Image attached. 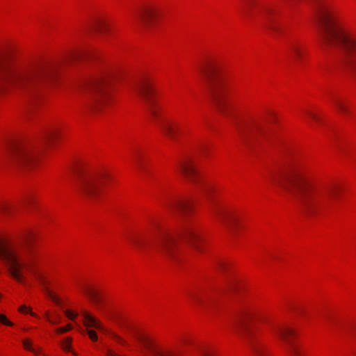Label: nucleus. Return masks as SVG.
Returning a JSON list of instances; mask_svg holds the SVG:
<instances>
[{
  "label": "nucleus",
  "mask_w": 356,
  "mask_h": 356,
  "mask_svg": "<svg viewBox=\"0 0 356 356\" xmlns=\"http://www.w3.org/2000/svg\"><path fill=\"white\" fill-rule=\"evenodd\" d=\"M332 102L337 108V109L342 114H348V108L346 104V103L341 99L338 97H333Z\"/></svg>",
  "instance_id": "4be33fe9"
},
{
  "label": "nucleus",
  "mask_w": 356,
  "mask_h": 356,
  "mask_svg": "<svg viewBox=\"0 0 356 356\" xmlns=\"http://www.w3.org/2000/svg\"><path fill=\"white\" fill-rule=\"evenodd\" d=\"M111 81V76L108 74H104L99 75L86 83V87L97 93V97L93 100L91 107L94 109H97L99 106H102L104 101V88Z\"/></svg>",
  "instance_id": "4468645a"
},
{
  "label": "nucleus",
  "mask_w": 356,
  "mask_h": 356,
  "mask_svg": "<svg viewBox=\"0 0 356 356\" xmlns=\"http://www.w3.org/2000/svg\"><path fill=\"white\" fill-rule=\"evenodd\" d=\"M136 163L140 170L145 171V169L143 167L140 157L139 156H136Z\"/></svg>",
  "instance_id": "f704fd0d"
},
{
  "label": "nucleus",
  "mask_w": 356,
  "mask_h": 356,
  "mask_svg": "<svg viewBox=\"0 0 356 356\" xmlns=\"http://www.w3.org/2000/svg\"><path fill=\"white\" fill-rule=\"evenodd\" d=\"M8 160L10 165L19 169H31L35 161L38 151L30 144L10 143L6 145Z\"/></svg>",
  "instance_id": "9d476101"
},
{
  "label": "nucleus",
  "mask_w": 356,
  "mask_h": 356,
  "mask_svg": "<svg viewBox=\"0 0 356 356\" xmlns=\"http://www.w3.org/2000/svg\"><path fill=\"white\" fill-rule=\"evenodd\" d=\"M24 243V245H14L0 242V258L7 261L9 273L16 281L24 282L22 270L25 269L44 286L47 294L51 300L58 304L59 299L45 286V277L38 270L39 252L31 245L29 236L25 237Z\"/></svg>",
  "instance_id": "20e7f679"
},
{
  "label": "nucleus",
  "mask_w": 356,
  "mask_h": 356,
  "mask_svg": "<svg viewBox=\"0 0 356 356\" xmlns=\"http://www.w3.org/2000/svg\"><path fill=\"white\" fill-rule=\"evenodd\" d=\"M88 56V53L85 51H77L76 53H74L72 56V60H81V59H83L84 58Z\"/></svg>",
  "instance_id": "cd10ccee"
},
{
  "label": "nucleus",
  "mask_w": 356,
  "mask_h": 356,
  "mask_svg": "<svg viewBox=\"0 0 356 356\" xmlns=\"http://www.w3.org/2000/svg\"><path fill=\"white\" fill-rule=\"evenodd\" d=\"M178 168L186 178L195 185L203 195L211 201L212 204L210 208L211 211L218 221L228 228H231L236 223L237 216L232 211L216 203L213 198L214 188L200 177L192 159L186 158L184 161H180Z\"/></svg>",
  "instance_id": "39448f33"
},
{
  "label": "nucleus",
  "mask_w": 356,
  "mask_h": 356,
  "mask_svg": "<svg viewBox=\"0 0 356 356\" xmlns=\"http://www.w3.org/2000/svg\"><path fill=\"white\" fill-rule=\"evenodd\" d=\"M289 54L295 62L299 63L303 60L305 47L304 45L297 40H292L287 43Z\"/></svg>",
  "instance_id": "f3484780"
},
{
  "label": "nucleus",
  "mask_w": 356,
  "mask_h": 356,
  "mask_svg": "<svg viewBox=\"0 0 356 356\" xmlns=\"http://www.w3.org/2000/svg\"><path fill=\"white\" fill-rule=\"evenodd\" d=\"M53 76L52 69L31 65L10 56H0V90L33 95L42 90Z\"/></svg>",
  "instance_id": "f03ea898"
},
{
  "label": "nucleus",
  "mask_w": 356,
  "mask_h": 356,
  "mask_svg": "<svg viewBox=\"0 0 356 356\" xmlns=\"http://www.w3.org/2000/svg\"><path fill=\"white\" fill-rule=\"evenodd\" d=\"M307 114L312 118H313L314 120L318 121V118L317 117V115L312 112H307Z\"/></svg>",
  "instance_id": "58836bf2"
},
{
  "label": "nucleus",
  "mask_w": 356,
  "mask_h": 356,
  "mask_svg": "<svg viewBox=\"0 0 356 356\" xmlns=\"http://www.w3.org/2000/svg\"><path fill=\"white\" fill-rule=\"evenodd\" d=\"M236 131L244 143L260 142L266 136V130L258 120H237L235 124Z\"/></svg>",
  "instance_id": "f8f14e48"
},
{
  "label": "nucleus",
  "mask_w": 356,
  "mask_h": 356,
  "mask_svg": "<svg viewBox=\"0 0 356 356\" xmlns=\"http://www.w3.org/2000/svg\"><path fill=\"white\" fill-rule=\"evenodd\" d=\"M72 338L67 337L61 342L62 348L65 351L71 350Z\"/></svg>",
  "instance_id": "c85d7f7f"
},
{
  "label": "nucleus",
  "mask_w": 356,
  "mask_h": 356,
  "mask_svg": "<svg viewBox=\"0 0 356 356\" xmlns=\"http://www.w3.org/2000/svg\"><path fill=\"white\" fill-rule=\"evenodd\" d=\"M30 314H31V316H35V315L34 313L31 312H30Z\"/></svg>",
  "instance_id": "37998d69"
},
{
  "label": "nucleus",
  "mask_w": 356,
  "mask_h": 356,
  "mask_svg": "<svg viewBox=\"0 0 356 356\" xmlns=\"http://www.w3.org/2000/svg\"><path fill=\"white\" fill-rule=\"evenodd\" d=\"M199 71L218 111L224 115H229L232 106L227 95L229 84L219 65L213 60H207Z\"/></svg>",
  "instance_id": "423d86ee"
},
{
  "label": "nucleus",
  "mask_w": 356,
  "mask_h": 356,
  "mask_svg": "<svg viewBox=\"0 0 356 356\" xmlns=\"http://www.w3.org/2000/svg\"><path fill=\"white\" fill-rule=\"evenodd\" d=\"M270 179L293 197L302 211L309 215L327 213L339 191L336 185L312 181L306 175L303 166L298 162L289 163L272 172Z\"/></svg>",
  "instance_id": "f257e3e1"
},
{
  "label": "nucleus",
  "mask_w": 356,
  "mask_h": 356,
  "mask_svg": "<svg viewBox=\"0 0 356 356\" xmlns=\"http://www.w3.org/2000/svg\"><path fill=\"white\" fill-rule=\"evenodd\" d=\"M294 309H295V310L297 312V313H298V314H302V315H304V314H305V311H304V309H302V308H298V307H297V308H295Z\"/></svg>",
  "instance_id": "a19ab883"
},
{
  "label": "nucleus",
  "mask_w": 356,
  "mask_h": 356,
  "mask_svg": "<svg viewBox=\"0 0 356 356\" xmlns=\"http://www.w3.org/2000/svg\"><path fill=\"white\" fill-rule=\"evenodd\" d=\"M86 332L89 336V337L91 339V340L95 341L97 340L98 337H97V335L96 334V332L92 330H88L87 329L86 330Z\"/></svg>",
  "instance_id": "473e14b6"
},
{
  "label": "nucleus",
  "mask_w": 356,
  "mask_h": 356,
  "mask_svg": "<svg viewBox=\"0 0 356 356\" xmlns=\"http://www.w3.org/2000/svg\"><path fill=\"white\" fill-rule=\"evenodd\" d=\"M72 328V326L70 324L67 325L65 327H59L57 329V332L59 334L66 332L70 330Z\"/></svg>",
  "instance_id": "72a5a7b5"
},
{
  "label": "nucleus",
  "mask_w": 356,
  "mask_h": 356,
  "mask_svg": "<svg viewBox=\"0 0 356 356\" xmlns=\"http://www.w3.org/2000/svg\"><path fill=\"white\" fill-rule=\"evenodd\" d=\"M112 337L119 342H122V339L115 334H111Z\"/></svg>",
  "instance_id": "ea45409f"
},
{
  "label": "nucleus",
  "mask_w": 356,
  "mask_h": 356,
  "mask_svg": "<svg viewBox=\"0 0 356 356\" xmlns=\"http://www.w3.org/2000/svg\"><path fill=\"white\" fill-rule=\"evenodd\" d=\"M158 10L153 6H144L136 13V19L145 28L150 26L152 20L157 16Z\"/></svg>",
  "instance_id": "dca6fc26"
},
{
  "label": "nucleus",
  "mask_w": 356,
  "mask_h": 356,
  "mask_svg": "<svg viewBox=\"0 0 356 356\" xmlns=\"http://www.w3.org/2000/svg\"><path fill=\"white\" fill-rule=\"evenodd\" d=\"M188 296L192 303L199 306H208L214 301L213 296L206 290H191Z\"/></svg>",
  "instance_id": "2eb2a0df"
},
{
  "label": "nucleus",
  "mask_w": 356,
  "mask_h": 356,
  "mask_svg": "<svg viewBox=\"0 0 356 356\" xmlns=\"http://www.w3.org/2000/svg\"><path fill=\"white\" fill-rule=\"evenodd\" d=\"M19 311L20 312H27L29 311V309H28L25 305H22L19 308Z\"/></svg>",
  "instance_id": "4c0bfd02"
},
{
  "label": "nucleus",
  "mask_w": 356,
  "mask_h": 356,
  "mask_svg": "<svg viewBox=\"0 0 356 356\" xmlns=\"http://www.w3.org/2000/svg\"><path fill=\"white\" fill-rule=\"evenodd\" d=\"M237 287H238V280L234 278H229V279H227L226 281V286H225V289H222L221 291H234L235 289H236Z\"/></svg>",
  "instance_id": "393cba45"
},
{
  "label": "nucleus",
  "mask_w": 356,
  "mask_h": 356,
  "mask_svg": "<svg viewBox=\"0 0 356 356\" xmlns=\"http://www.w3.org/2000/svg\"><path fill=\"white\" fill-rule=\"evenodd\" d=\"M169 207L179 212L185 213L192 208V202L189 200H177L170 203Z\"/></svg>",
  "instance_id": "6ab92c4d"
},
{
  "label": "nucleus",
  "mask_w": 356,
  "mask_h": 356,
  "mask_svg": "<svg viewBox=\"0 0 356 356\" xmlns=\"http://www.w3.org/2000/svg\"><path fill=\"white\" fill-rule=\"evenodd\" d=\"M242 10L245 17L250 19H261L264 26L275 34H282V27L274 18L275 10L270 5L259 2L257 0H241Z\"/></svg>",
  "instance_id": "0eeeda50"
},
{
  "label": "nucleus",
  "mask_w": 356,
  "mask_h": 356,
  "mask_svg": "<svg viewBox=\"0 0 356 356\" xmlns=\"http://www.w3.org/2000/svg\"><path fill=\"white\" fill-rule=\"evenodd\" d=\"M134 90L142 99L151 118L159 122V108H158L156 102L154 98V89L152 80L149 78H143L136 83Z\"/></svg>",
  "instance_id": "9b49d317"
},
{
  "label": "nucleus",
  "mask_w": 356,
  "mask_h": 356,
  "mask_svg": "<svg viewBox=\"0 0 356 356\" xmlns=\"http://www.w3.org/2000/svg\"><path fill=\"white\" fill-rule=\"evenodd\" d=\"M47 320L49 323L52 324H58L60 323V317L58 316L56 319H51L49 317L47 316Z\"/></svg>",
  "instance_id": "e433bc0d"
},
{
  "label": "nucleus",
  "mask_w": 356,
  "mask_h": 356,
  "mask_svg": "<svg viewBox=\"0 0 356 356\" xmlns=\"http://www.w3.org/2000/svg\"><path fill=\"white\" fill-rule=\"evenodd\" d=\"M110 23L104 19H97L92 24V29L99 33H106L110 29Z\"/></svg>",
  "instance_id": "412c9836"
},
{
  "label": "nucleus",
  "mask_w": 356,
  "mask_h": 356,
  "mask_svg": "<svg viewBox=\"0 0 356 356\" xmlns=\"http://www.w3.org/2000/svg\"><path fill=\"white\" fill-rule=\"evenodd\" d=\"M229 266V264L225 261L220 260L216 263V268L219 270H225Z\"/></svg>",
  "instance_id": "7c9ffc66"
},
{
  "label": "nucleus",
  "mask_w": 356,
  "mask_h": 356,
  "mask_svg": "<svg viewBox=\"0 0 356 356\" xmlns=\"http://www.w3.org/2000/svg\"><path fill=\"white\" fill-rule=\"evenodd\" d=\"M107 175L103 172L84 171L80 172L76 181V188L83 197L95 200L101 193V186Z\"/></svg>",
  "instance_id": "1a4fd4ad"
},
{
  "label": "nucleus",
  "mask_w": 356,
  "mask_h": 356,
  "mask_svg": "<svg viewBox=\"0 0 356 356\" xmlns=\"http://www.w3.org/2000/svg\"><path fill=\"white\" fill-rule=\"evenodd\" d=\"M136 337L137 340L139 342H140L142 344H143L145 347H149V346L150 342H149V339L146 337L138 334L136 336Z\"/></svg>",
  "instance_id": "c756f323"
},
{
  "label": "nucleus",
  "mask_w": 356,
  "mask_h": 356,
  "mask_svg": "<svg viewBox=\"0 0 356 356\" xmlns=\"http://www.w3.org/2000/svg\"><path fill=\"white\" fill-rule=\"evenodd\" d=\"M179 238L189 243L197 252H202L199 230L195 225L190 222H186L180 232L160 229L156 236L143 232L133 234L128 239L140 251L154 250L161 257L174 261L178 257L177 245Z\"/></svg>",
  "instance_id": "7ed1b4c3"
},
{
  "label": "nucleus",
  "mask_w": 356,
  "mask_h": 356,
  "mask_svg": "<svg viewBox=\"0 0 356 356\" xmlns=\"http://www.w3.org/2000/svg\"><path fill=\"white\" fill-rule=\"evenodd\" d=\"M23 346L25 349L33 352L35 355H38L39 353L40 352V348L36 349V348L32 347L31 341L29 339L23 340Z\"/></svg>",
  "instance_id": "a878e982"
},
{
  "label": "nucleus",
  "mask_w": 356,
  "mask_h": 356,
  "mask_svg": "<svg viewBox=\"0 0 356 356\" xmlns=\"http://www.w3.org/2000/svg\"><path fill=\"white\" fill-rule=\"evenodd\" d=\"M203 356H211V355H210V354H209L208 353H204Z\"/></svg>",
  "instance_id": "79ce46f5"
},
{
  "label": "nucleus",
  "mask_w": 356,
  "mask_h": 356,
  "mask_svg": "<svg viewBox=\"0 0 356 356\" xmlns=\"http://www.w3.org/2000/svg\"><path fill=\"white\" fill-rule=\"evenodd\" d=\"M162 132L170 139L175 140L180 132L181 128L178 123L169 120H163L159 122Z\"/></svg>",
  "instance_id": "a211bd4d"
},
{
  "label": "nucleus",
  "mask_w": 356,
  "mask_h": 356,
  "mask_svg": "<svg viewBox=\"0 0 356 356\" xmlns=\"http://www.w3.org/2000/svg\"><path fill=\"white\" fill-rule=\"evenodd\" d=\"M82 315L84 318V325L88 327H95L99 330L105 332V328L100 323L99 321H97L95 317H93L91 314H90L88 312L83 310L82 312Z\"/></svg>",
  "instance_id": "aec40b11"
},
{
  "label": "nucleus",
  "mask_w": 356,
  "mask_h": 356,
  "mask_svg": "<svg viewBox=\"0 0 356 356\" xmlns=\"http://www.w3.org/2000/svg\"><path fill=\"white\" fill-rule=\"evenodd\" d=\"M86 293L90 297V300L96 305L97 309H100L99 304L101 302V298H100L98 293L92 289H87Z\"/></svg>",
  "instance_id": "b1692460"
},
{
  "label": "nucleus",
  "mask_w": 356,
  "mask_h": 356,
  "mask_svg": "<svg viewBox=\"0 0 356 356\" xmlns=\"http://www.w3.org/2000/svg\"><path fill=\"white\" fill-rule=\"evenodd\" d=\"M0 322L2 323L4 325L12 326L13 324L12 322H10L6 316L3 314H0Z\"/></svg>",
  "instance_id": "2f4dec72"
},
{
  "label": "nucleus",
  "mask_w": 356,
  "mask_h": 356,
  "mask_svg": "<svg viewBox=\"0 0 356 356\" xmlns=\"http://www.w3.org/2000/svg\"><path fill=\"white\" fill-rule=\"evenodd\" d=\"M15 207L7 202H0V213L4 216H9L14 210Z\"/></svg>",
  "instance_id": "5701e85b"
},
{
  "label": "nucleus",
  "mask_w": 356,
  "mask_h": 356,
  "mask_svg": "<svg viewBox=\"0 0 356 356\" xmlns=\"http://www.w3.org/2000/svg\"><path fill=\"white\" fill-rule=\"evenodd\" d=\"M65 315L67 316L68 318H70L71 320H73L77 316L76 314L72 313V312H71L70 311H68V310L65 311Z\"/></svg>",
  "instance_id": "c9c22d12"
},
{
  "label": "nucleus",
  "mask_w": 356,
  "mask_h": 356,
  "mask_svg": "<svg viewBox=\"0 0 356 356\" xmlns=\"http://www.w3.org/2000/svg\"><path fill=\"white\" fill-rule=\"evenodd\" d=\"M58 132L56 130L50 129L48 130L44 135V140L47 142H50L53 139L57 137Z\"/></svg>",
  "instance_id": "bb28decb"
},
{
  "label": "nucleus",
  "mask_w": 356,
  "mask_h": 356,
  "mask_svg": "<svg viewBox=\"0 0 356 356\" xmlns=\"http://www.w3.org/2000/svg\"><path fill=\"white\" fill-rule=\"evenodd\" d=\"M253 316L254 314L251 311H242L233 323L234 329L244 339L254 356H268L264 345L248 326V321Z\"/></svg>",
  "instance_id": "6e6552de"
},
{
  "label": "nucleus",
  "mask_w": 356,
  "mask_h": 356,
  "mask_svg": "<svg viewBox=\"0 0 356 356\" xmlns=\"http://www.w3.org/2000/svg\"><path fill=\"white\" fill-rule=\"evenodd\" d=\"M273 332L284 342L285 348L290 356H304L298 346L293 341L296 332L293 329L285 325H276Z\"/></svg>",
  "instance_id": "ddd939ff"
}]
</instances>
